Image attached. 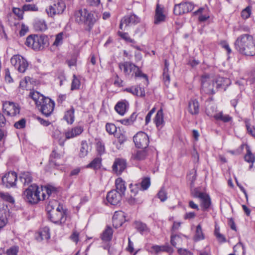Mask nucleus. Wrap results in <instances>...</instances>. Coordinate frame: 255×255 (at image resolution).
Segmentation results:
<instances>
[{"mask_svg":"<svg viewBox=\"0 0 255 255\" xmlns=\"http://www.w3.org/2000/svg\"><path fill=\"white\" fill-rule=\"evenodd\" d=\"M42 195L40 196V189L36 184L29 186L24 191V199L31 204H36L40 200L48 199L50 196H54L57 189L51 185L41 187Z\"/></svg>","mask_w":255,"mask_h":255,"instance_id":"1","label":"nucleus"},{"mask_svg":"<svg viewBox=\"0 0 255 255\" xmlns=\"http://www.w3.org/2000/svg\"><path fill=\"white\" fill-rule=\"evenodd\" d=\"M235 46L238 51L247 56L255 55V39L248 34L240 35L235 42Z\"/></svg>","mask_w":255,"mask_h":255,"instance_id":"2","label":"nucleus"},{"mask_svg":"<svg viewBox=\"0 0 255 255\" xmlns=\"http://www.w3.org/2000/svg\"><path fill=\"white\" fill-rule=\"evenodd\" d=\"M25 44L34 50H41L48 45V38L45 35H30L27 37Z\"/></svg>","mask_w":255,"mask_h":255,"instance_id":"3","label":"nucleus"},{"mask_svg":"<svg viewBox=\"0 0 255 255\" xmlns=\"http://www.w3.org/2000/svg\"><path fill=\"white\" fill-rule=\"evenodd\" d=\"M119 67L121 70H123L125 74L126 75H129L131 73V75L132 76L134 75L135 77H143L147 79V75L142 73L138 67L131 62L120 63L119 64Z\"/></svg>","mask_w":255,"mask_h":255,"instance_id":"4","label":"nucleus"},{"mask_svg":"<svg viewBox=\"0 0 255 255\" xmlns=\"http://www.w3.org/2000/svg\"><path fill=\"white\" fill-rule=\"evenodd\" d=\"M75 20L78 23H84L91 27L96 21L92 13L89 12L86 9H81L76 12Z\"/></svg>","mask_w":255,"mask_h":255,"instance_id":"5","label":"nucleus"},{"mask_svg":"<svg viewBox=\"0 0 255 255\" xmlns=\"http://www.w3.org/2000/svg\"><path fill=\"white\" fill-rule=\"evenodd\" d=\"M83 131V128L82 127L77 126L73 128H69L66 130L64 133L65 136V138L62 137L61 135L59 136L58 133L59 132L57 131V136L56 138L58 140L59 144L62 146H63L65 141L66 140V139H69L76 137L81 134Z\"/></svg>","mask_w":255,"mask_h":255,"instance_id":"6","label":"nucleus"},{"mask_svg":"<svg viewBox=\"0 0 255 255\" xmlns=\"http://www.w3.org/2000/svg\"><path fill=\"white\" fill-rule=\"evenodd\" d=\"M66 7V3L63 0H56L52 5L46 9V11L49 16L52 17L56 15L62 14Z\"/></svg>","mask_w":255,"mask_h":255,"instance_id":"7","label":"nucleus"},{"mask_svg":"<svg viewBox=\"0 0 255 255\" xmlns=\"http://www.w3.org/2000/svg\"><path fill=\"white\" fill-rule=\"evenodd\" d=\"M48 214L50 220L55 224L64 223L66 220V216L63 206H58L55 211H53Z\"/></svg>","mask_w":255,"mask_h":255,"instance_id":"8","label":"nucleus"},{"mask_svg":"<svg viewBox=\"0 0 255 255\" xmlns=\"http://www.w3.org/2000/svg\"><path fill=\"white\" fill-rule=\"evenodd\" d=\"M10 62L19 73H24L28 66L26 60L18 54L13 55L10 59Z\"/></svg>","mask_w":255,"mask_h":255,"instance_id":"9","label":"nucleus"},{"mask_svg":"<svg viewBox=\"0 0 255 255\" xmlns=\"http://www.w3.org/2000/svg\"><path fill=\"white\" fill-rule=\"evenodd\" d=\"M202 90L207 94H213L215 93L214 86L215 85L214 80L208 75L204 74L201 77Z\"/></svg>","mask_w":255,"mask_h":255,"instance_id":"10","label":"nucleus"},{"mask_svg":"<svg viewBox=\"0 0 255 255\" xmlns=\"http://www.w3.org/2000/svg\"><path fill=\"white\" fill-rule=\"evenodd\" d=\"M55 106L54 101L51 99L45 97L44 100L40 102V104L37 106L43 115L46 117L49 116L53 111Z\"/></svg>","mask_w":255,"mask_h":255,"instance_id":"11","label":"nucleus"},{"mask_svg":"<svg viewBox=\"0 0 255 255\" xmlns=\"http://www.w3.org/2000/svg\"><path fill=\"white\" fill-rule=\"evenodd\" d=\"M133 141L137 148H145L149 143V137L144 132H138L133 136Z\"/></svg>","mask_w":255,"mask_h":255,"instance_id":"12","label":"nucleus"},{"mask_svg":"<svg viewBox=\"0 0 255 255\" xmlns=\"http://www.w3.org/2000/svg\"><path fill=\"white\" fill-rule=\"evenodd\" d=\"M4 112L10 116H15L20 112V107L15 103L9 101H5L2 104Z\"/></svg>","mask_w":255,"mask_h":255,"instance_id":"13","label":"nucleus"},{"mask_svg":"<svg viewBox=\"0 0 255 255\" xmlns=\"http://www.w3.org/2000/svg\"><path fill=\"white\" fill-rule=\"evenodd\" d=\"M192 2H184L176 4L174 8V13L176 15H181L191 11L194 8Z\"/></svg>","mask_w":255,"mask_h":255,"instance_id":"14","label":"nucleus"},{"mask_svg":"<svg viewBox=\"0 0 255 255\" xmlns=\"http://www.w3.org/2000/svg\"><path fill=\"white\" fill-rule=\"evenodd\" d=\"M16 179V174L14 172H9L6 173L1 179L2 184L7 188L14 186Z\"/></svg>","mask_w":255,"mask_h":255,"instance_id":"15","label":"nucleus"},{"mask_svg":"<svg viewBox=\"0 0 255 255\" xmlns=\"http://www.w3.org/2000/svg\"><path fill=\"white\" fill-rule=\"evenodd\" d=\"M140 21V18L136 15L132 14L130 15H127L124 17L121 20L120 28L123 29L124 25L125 27L128 26L129 24H136Z\"/></svg>","mask_w":255,"mask_h":255,"instance_id":"16","label":"nucleus"},{"mask_svg":"<svg viewBox=\"0 0 255 255\" xmlns=\"http://www.w3.org/2000/svg\"><path fill=\"white\" fill-rule=\"evenodd\" d=\"M122 195L116 190H111L107 195V200L111 205H117L122 200Z\"/></svg>","mask_w":255,"mask_h":255,"instance_id":"17","label":"nucleus"},{"mask_svg":"<svg viewBox=\"0 0 255 255\" xmlns=\"http://www.w3.org/2000/svg\"><path fill=\"white\" fill-rule=\"evenodd\" d=\"M113 170L117 174H121L127 167L126 161L122 158L115 159L113 165Z\"/></svg>","mask_w":255,"mask_h":255,"instance_id":"18","label":"nucleus"},{"mask_svg":"<svg viewBox=\"0 0 255 255\" xmlns=\"http://www.w3.org/2000/svg\"><path fill=\"white\" fill-rule=\"evenodd\" d=\"M125 221V213L122 211L115 212L113 217V225L115 228L121 227Z\"/></svg>","mask_w":255,"mask_h":255,"instance_id":"19","label":"nucleus"},{"mask_svg":"<svg viewBox=\"0 0 255 255\" xmlns=\"http://www.w3.org/2000/svg\"><path fill=\"white\" fill-rule=\"evenodd\" d=\"M129 107L128 102L126 100L119 102L115 107V110L120 115L123 116L128 111Z\"/></svg>","mask_w":255,"mask_h":255,"instance_id":"20","label":"nucleus"},{"mask_svg":"<svg viewBox=\"0 0 255 255\" xmlns=\"http://www.w3.org/2000/svg\"><path fill=\"white\" fill-rule=\"evenodd\" d=\"M124 91L131 93L133 95L139 97H144L145 96V91L143 88L138 86H131L124 89Z\"/></svg>","mask_w":255,"mask_h":255,"instance_id":"21","label":"nucleus"},{"mask_svg":"<svg viewBox=\"0 0 255 255\" xmlns=\"http://www.w3.org/2000/svg\"><path fill=\"white\" fill-rule=\"evenodd\" d=\"M188 110L192 115H196L199 113V102L196 99L191 100L188 103Z\"/></svg>","mask_w":255,"mask_h":255,"instance_id":"22","label":"nucleus"},{"mask_svg":"<svg viewBox=\"0 0 255 255\" xmlns=\"http://www.w3.org/2000/svg\"><path fill=\"white\" fill-rule=\"evenodd\" d=\"M215 83L217 89L223 88L226 90L227 87L231 84V81L228 78L219 77L216 78Z\"/></svg>","mask_w":255,"mask_h":255,"instance_id":"23","label":"nucleus"},{"mask_svg":"<svg viewBox=\"0 0 255 255\" xmlns=\"http://www.w3.org/2000/svg\"><path fill=\"white\" fill-rule=\"evenodd\" d=\"M165 16L163 14V8L160 7L158 4H157L156 9L155 10L154 23L155 24H158L162 21H163L165 20Z\"/></svg>","mask_w":255,"mask_h":255,"instance_id":"24","label":"nucleus"},{"mask_svg":"<svg viewBox=\"0 0 255 255\" xmlns=\"http://www.w3.org/2000/svg\"><path fill=\"white\" fill-rule=\"evenodd\" d=\"M115 184L116 187V191L119 193H121L122 195H124L126 190L125 182L121 178H119L116 180Z\"/></svg>","mask_w":255,"mask_h":255,"instance_id":"25","label":"nucleus"},{"mask_svg":"<svg viewBox=\"0 0 255 255\" xmlns=\"http://www.w3.org/2000/svg\"><path fill=\"white\" fill-rule=\"evenodd\" d=\"M29 96L35 102L36 106L40 104V102L44 100L45 98V97L41 95L39 92L34 91H30Z\"/></svg>","mask_w":255,"mask_h":255,"instance_id":"26","label":"nucleus"},{"mask_svg":"<svg viewBox=\"0 0 255 255\" xmlns=\"http://www.w3.org/2000/svg\"><path fill=\"white\" fill-rule=\"evenodd\" d=\"M32 179L31 175L28 172H24L19 176V180L24 185H28L32 181Z\"/></svg>","mask_w":255,"mask_h":255,"instance_id":"27","label":"nucleus"},{"mask_svg":"<svg viewBox=\"0 0 255 255\" xmlns=\"http://www.w3.org/2000/svg\"><path fill=\"white\" fill-rule=\"evenodd\" d=\"M64 120L68 124H72L74 121V109L71 107L70 110H67L64 117Z\"/></svg>","mask_w":255,"mask_h":255,"instance_id":"28","label":"nucleus"},{"mask_svg":"<svg viewBox=\"0 0 255 255\" xmlns=\"http://www.w3.org/2000/svg\"><path fill=\"white\" fill-rule=\"evenodd\" d=\"M201 200V206L203 208V211L207 210L211 204V199L208 195L206 193Z\"/></svg>","mask_w":255,"mask_h":255,"instance_id":"29","label":"nucleus"},{"mask_svg":"<svg viewBox=\"0 0 255 255\" xmlns=\"http://www.w3.org/2000/svg\"><path fill=\"white\" fill-rule=\"evenodd\" d=\"M91 150V148L89 146L88 143L85 141H82L81 144V148L79 152V156L81 157H84L88 154Z\"/></svg>","mask_w":255,"mask_h":255,"instance_id":"30","label":"nucleus"},{"mask_svg":"<svg viewBox=\"0 0 255 255\" xmlns=\"http://www.w3.org/2000/svg\"><path fill=\"white\" fill-rule=\"evenodd\" d=\"M214 119L217 121H220L227 123L232 120V117L228 115L224 114L223 112H220L214 116Z\"/></svg>","mask_w":255,"mask_h":255,"instance_id":"31","label":"nucleus"},{"mask_svg":"<svg viewBox=\"0 0 255 255\" xmlns=\"http://www.w3.org/2000/svg\"><path fill=\"white\" fill-rule=\"evenodd\" d=\"M151 252H155L157 254L161 252H170L171 248L168 245H163V246H158L154 245L152 246L151 248Z\"/></svg>","mask_w":255,"mask_h":255,"instance_id":"32","label":"nucleus"},{"mask_svg":"<svg viewBox=\"0 0 255 255\" xmlns=\"http://www.w3.org/2000/svg\"><path fill=\"white\" fill-rule=\"evenodd\" d=\"M113 234V232L112 228L108 227L103 232L101 235V239L103 241L109 242L112 239Z\"/></svg>","mask_w":255,"mask_h":255,"instance_id":"33","label":"nucleus"},{"mask_svg":"<svg viewBox=\"0 0 255 255\" xmlns=\"http://www.w3.org/2000/svg\"><path fill=\"white\" fill-rule=\"evenodd\" d=\"M34 28L36 31H42L47 29V25L44 20H39L35 22Z\"/></svg>","mask_w":255,"mask_h":255,"instance_id":"34","label":"nucleus"},{"mask_svg":"<svg viewBox=\"0 0 255 255\" xmlns=\"http://www.w3.org/2000/svg\"><path fill=\"white\" fill-rule=\"evenodd\" d=\"M204 235L203 233L201 226L200 224H199L196 227L194 240L195 241L197 242L204 239Z\"/></svg>","mask_w":255,"mask_h":255,"instance_id":"35","label":"nucleus"},{"mask_svg":"<svg viewBox=\"0 0 255 255\" xmlns=\"http://www.w3.org/2000/svg\"><path fill=\"white\" fill-rule=\"evenodd\" d=\"M154 122L157 127L161 126L163 123V113L162 110L160 109L156 114Z\"/></svg>","mask_w":255,"mask_h":255,"instance_id":"36","label":"nucleus"},{"mask_svg":"<svg viewBox=\"0 0 255 255\" xmlns=\"http://www.w3.org/2000/svg\"><path fill=\"white\" fill-rule=\"evenodd\" d=\"M127 140L126 136L122 133L117 136V141H115L113 143L116 145L117 149H120L122 148V145Z\"/></svg>","mask_w":255,"mask_h":255,"instance_id":"37","label":"nucleus"},{"mask_svg":"<svg viewBox=\"0 0 255 255\" xmlns=\"http://www.w3.org/2000/svg\"><path fill=\"white\" fill-rule=\"evenodd\" d=\"M8 211L7 206L3 203H0V220L6 218L8 214Z\"/></svg>","mask_w":255,"mask_h":255,"instance_id":"38","label":"nucleus"},{"mask_svg":"<svg viewBox=\"0 0 255 255\" xmlns=\"http://www.w3.org/2000/svg\"><path fill=\"white\" fill-rule=\"evenodd\" d=\"M0 199L9 203H14V198L7 192H0Z\"/></svg>","mask_w":255,"mask_h":255,"instance_id":"39","label":"nucleus"},{"mask_svg":"<svg viewBox=\"0 0 255 255\" xmlns=\"http://www.w3.org/2000/svg\"><path fill=\"white\" fill-rule=\"evenodd\" d=\"M39 236L41 240H48L50 238L49 228L47 227L43 228L39 233Z\"/></svg>","mask_w":255,"mask_h":255,"instance_id":"40","label":"nucleus"},{"mask_svg":"<svg viewBox=\"0 0 255 255\" xmlns=\"http://www.w3.org/2000/svg\"><path fill=\"white\" fill-rule=\"evenodd\" d=\"M101 165V158L100 157L95 158L87 167L95 169L100 168Z\"/></svg>","mask_w":255,"mask_h":255,"instance_id":"41","label":"nucleus"},{"mask_svg":"<svg viewBox=\"0 0 255 255\" xmlns=\"http://www.w3.org/2000/svg\"><path fill=\"white\" fill-rule=\"evenodd\" d=\"M81 86V82L80 79L78 78L75 75L73 76V80L71 83V90L73 91L78 90Z\"/></svg>","mask_w":255,"mask_h":255,"instance_id":"42","label":"nucleus"},{"mask_svg":"<svg viewBox=\"0 0 255 255\" xmlns=\"http://www.w3.org/2000/svg\"><path fill=\"white\" fill-rule=\"evenodd\" d=\"M134 225L135 228L141 233L147 232L148 231V229L146 225L141 222H135Z\"/></svg>","mask_w":255,"mask_h":255,"instance_id":"43","label":"nucleus"},{"mask_svg":"<svg viewBox=\"0 0 255 255\" xmlns=\"http://www.w3.org/2000/svg\"><path fill=\"white\" fill-rule=\"evenodd\" d=\"M217 107L214 104H209L207 106L206 109V114L209 117H213L216 115Z\"/></svg>","mask_w":255,"mask_h":255,"instance_id":"44","label":"nucleus"},{"mask_svg":"<svg viewBox=\"0 0 255 255\" xmlns=\"http://www.w3.org/2000/svg\"><path fill=\"white\" fill-rule=\"evenodd\" d=\"M146 156V153L144 150L137 151L133 154L131 158L134 160H141L144 159Z\"/></svg>","mask_w":255,"mask_h":255,"instance_id":"45","label":"nucleus"},{"mask_svg":"<svg viewBox=\"0 0 255 255\" xmlns=\"http://www.w3.org/2000/svg\"><path fill=\"white\" fill-rule=\"evenodd\" d=\"M245 160L248 162L252 163V164L250 166V168H252L253 163L255 160V157L249 149H247V153L245 156Z\"/></svg>","mask_w":255,"mask_h":255,"instance_id":"46","label":"nucleus"},{"mask_svg":"<svg viewBox=\"0 0 255 255\" xmlns=\"http://www.w3.org/2000/svg\"><path fill=\"white\" fill-rule=\"evenodd\" d=\"M58 206L61 205L56 200H52L49 201L47 206L46 210L48 213H50L53 211H55V209H56Z\"/></svg>","mask_w":255,"mask_h":255,"instance_id":"47","label":"nucleus"},{"mask_svg":"<svg viewBox=\"0 0 255 255\" xmlns=\"http://www.w3.org/2000/svg\"><path fill=\"white\" fill-rule=\"evenodd\" d=\"M150 185V179L146 177L142 179L140 183V187L142 190H145L148 188Z\"/></svg>","mask_w":255,"mask_h":255,"instance_id":"48","label":"nucleus"},{"mask_svg":"<svg viewBox=\"0 0 255 255\" xmlns=\"http://www.w3.org/2000/svg\"><path fill=\"white\" fill-rule=\"evenodd\" d=\"M251 13L252 7L248 6L242 11L241 16L243 19H246L250 17Z\"/></svg>","mask_w":255,"mask_h":255,"instance_id":"49","label":"nucleus"},{"mask_svg":"<svg viewBox=\"0 0 255 255\" xmlns=\"http://www.w3.org/2000/svg\"><path fill=\"white\" fill-rule=\"evenodd\" d=\"M22 7L24 11H37L38 10V7L34 4H25Z\"/></svg>","mask_w":255,"mask_h":255,"instance_id":"50","label":"nucleus"},{"mask_svg":"<svg viewBox=\"0 0 255 255\" xmlns=\"http://www.w3.org/2000/svg\"><path fill=\"white\" fill-rule=\"evenodd\" d=\"M24 11V10H23V7L21 9L17 7H13L12 8L13 13L17 17L18 19H23Z\"/></svg>","mask_w":255,"mask_h":255,"instance_id":"51","label":"nucleus"},{"mask_svg":"<svg viewBox=\"0 0 255 255\" xmlns=\"http://www.w3.org/2000/svg\"><path fill=\"white\" fill-rule=\"evenodd\" d=\"M118 34L122 38L126 40L127 42L133 43L135 42L134 40L129 37L128 33L119 31Z\"/></svg>","mask_w":255,"mask_h":255,"instance_id":"52","label":"nucleus"},{"mask_svg":"<svg viewBox=\"0 0 255 255\" xmlns=\"http://www.w3.org/2000/svg\"><path fill=\"white\" fill-rule=\"evenodd\" d=\"M97 151L100 155L104 154L105 152V147L104 143L101 141H98L96 143Z\"/></svg>","mask_w":255,"mask_h":255,"instance_id":"53","label":"nucleus"},{"mask_svg":"<svg viewBox=\"0 0 255 255\" xmlns=\"http://www.w3.org/2000/svg\"><path fill=\"white\" fill-rule=\"evenodd\" d=\"M63 32H60L56 35L55 40L53 44L54 46H58L62 44L63 42Z\"/></svg>","mask_w":255,"mask_h":255,"instance_id":"54","label":"nucleus"},{"mask_svg":"<svg viewBox=\"0 0 255 255\" xmlns=\"http://www.w3.org/2000/svg\"><path fill=\"white\" fill-rule=\"evenodd\" d=\"M106 128L107 131L111 134H114L117 131V127L113 124H107Z\"/></svg>","mask_w":255,"mask_h":255,"instance_id":"55","label":"nucleus"},{"mask_svg":"<svg viewBox=\"0 0 255 255\" xmlns=\"http://www.w3.org/2000/svg\"><path fill=\"white\" fill-rule=\"evenodd\" d=\"M157 196L161 202L165 201L167 198V193L163 188L160 189L157 194Z\"/></svg>","mask_w":255,"mask_h":255,"instance_id":"56","label":"nucleus"},{"mask_svg":"<svg viewBox=\"0 0 255 255\" xmlns=\"http://www.w3.org/2000/svg\"><path fill=\"white\" fill-rule=\"evenodd\" d=\"M181 242V239L179 236H172L171 238V244L175 247H176L178 243Z\"/></svg>","mask_w":255,"mask_h":255,"instance_id":"57","label":"nucleus"},{"mask_svg":"<svg viewBox=\"0 0 255 255\" xmlns=\"http://www.w3.org/2000/svg\"><path fill=\"white\" fill-rule=\"evenodd\" d=\"M26 121L24 119H21L18 122L15 123L14 126L16 128H23L25 127Z\"/></svg>","mask_w":255,"mask_h":255,"instance_id":"58","label":"nucleus"},{"mask_svg":"<svg viewBox=\"0 0 255 255\" xmlns=\"http://www.w3.org/2000/svg\"><path fill=\"white\" fill-rule=\"evenodd\" d=\"M103 248L105 250H108V254L110 255H115L117 251L116 249L113 247H111L109 246V244L108 243L106 245L103 246Z\"/></svg>","mask_w":255,"mask_h":255,"instance_id":"59","label":"nucleus"},{"mask_svg":"<svg viewBox=\"0 0 255 255\" xmlns=\"http://www.w3.org/2000/svg\"><path fill=\"white\" fill-rule=\"evenodd\" d=\"M18 248L17 247H12L8 249L6 251V255H17Z\"/></svg>","mask_w":255,"mask_h":255,"instance_id":"60","label":"nucleus"},{"mask_svg":"<svg viewBox=\"0 0 255 255\" xmlns=\"http://www.w3.org/2000/svg\"><path fill=\"white\" fill-rule=\"evenodd\" d=\"M246 127L249 133L255 137V128L252 126L250 124L246 122Z\"/></svg>","mask_w":255,"mask_h":255,"instance_id":"61","label":"nucleus"},{"mask_svg":"<svg viewBox=\"0 0 255 255\" xmlns=\"http://www.w3.org/2000/svg\"><path fill=\"white\" fill-rule=\"evenodd\" d=\"M163 79L166 85H168L170 82V76L168 74V71H163Z\"/></svg>","mask_w":255,"mask_h":255,"instance_id":"62","label":"nucleus"},{"mask_svg":"<svg viewBox=\"0 0 255 255\" xmlns=\"http://www.w3.org/2000/svg\"><path fill=\"white\" fill-rule=\"evenodd\" d=\"M5 80L8 83H11L13 81L8 68L5 69Z\"/></svg>","mask_w":255,"mask_h":255,"instance_id":"63","label":"nucleus"},{"mask_svg":"<svg viewBox=\"0 0 255 255\" xmlns=\"http://www.w3.org/2000/svg\"><path fill=\"white\" fill-rule=\"evenodd\" d=\"M178 252L180 255H193L191 252L182 248L178 249Z\"/></svg>","mask_w":255,"mask_h":255,"instance_id":"64","label":"nucleus"}]
</instances>
